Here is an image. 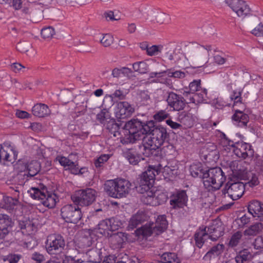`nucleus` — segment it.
Segmentation results:
<instances>
[{"mask_svg":"<svg viewBox=\"0 0 263 263\" xmlns=\"http://www.w3.org/2000/svg\"><path fill=\"white\" fill-rule=\"evenodd\" d=\"M153 120L143 123L138 120H132L124 125V129L128 133L130 142L143 139L145 149L155 150L159 148L168 136L166 128L162 126L155 127Z\"/></svg>","mask_w":263,"mask_h":263,"instance_id":"1","label":"nucleus"},{"mask_svg":"<svg viewBox=\"0 0 263 263\" xmlns=\"http://www.w3.org/2000/svg\"><path fill=\"white\" fill-rule=\"evenodd\" d=\"M153 120L143 123L138 120H132L124 125V129L128 133L130 142L143 139L145 149L155 150L159 148L168 136L166 128L162 126L155 127Z\"/></svg>","mask_w":263,"mask_h":263,"instance_id":"2","label":"nucleus"},{"mask_svg":"<svg viewBox=\"0 0 263 263\" xmlns=\"http://www.w3.org/2000/svg\"><path fill=\"white\" fill-rule=\"evenodd\" d=\"M158 168L149 167L142 173L141 176L139 191L143 195V201L152 206L159 205L155 194V187L153 186L156 173L158 174Z\"/></svg>","mask_w":263,"mask_h":263,"instance_id":"3","label":"nucleus"},{"mask_svg":"<svg viewBox=\"0 0 263 263\" xmlns=\"http://www.w3.org/2000/svg\"><path fill=\"white\" fill-rule=\"evenodd\" d=\"M223 233V227L219 220L213 221L211 225L206 228H200L195 235L196 245L201 248L204 241L210 238L213 241L217 240Z\"/></svg>","mask_w":263,"mask_h":263,"instance_id":"4","label":"nucleus"},{"mask_svg":"<svg viewBox=\"0 0 263 263\" xmlns=\"http://www.w3.org/2000/svg\"><path fill=\"white\" fill-rule=\"evenodd\" d=\"M229 167L232 172V177L240 180H248L247 184L253 187L258 184V178L249 171V164L245 162L234 161L229 164Z\"/></svg>","mask_w":263,"mask_h":263,"instance_id":"5","label":"nucleus"},{"mask_svg":"<svg viewBox=\"0 0 263 263\" xmlns=\"http://www.w3.org/2000/svg\"><path fill=\"white\" fill-rule=\"evenodd\" d=\"M168 222L165 215L158 216L155 223L147 222L141 228L137 229L135 233L139 239H143L152 234L159 235L164 232L167 228Z\"/></svg>","mask_w":263,"mask_h":263,"instance_id":"6","label":"nucleus"},{"mask_svg":"<svg viewBox=\"0 0 263 263\" xmlns=\"http://www.w3.org/2000/svg\"><path fill=\"white\" fill-rule=\"evenodd\" d=\"M130 187V182L123 179L108 180L104 185V189L106 193L114 198L126 197L129 193Z\"/></svg>","mask_w":263,"mask_h":263,"instance_id":"7","label":"nucleus"},{"mask_svg":"<svg viewBox=\"0 0 263 263\" xmlns=\"http://www.w3.org/2000/svg\"><path fill=\"white\" fill-rule=\"evenodd\" d=\"M202 178L204 186L209 191L219 190L226 180L220 167L212 168L203 172Z\"/></svg>","mask_w":263,"mask_h":263,"instance_id":"8","label":"nucleus"},{"mask_svg":"<svg viewBox=\"0 0 263 263\" xmlns=\"http://www.w3.org/2000/svg\"><path fill=\"white\" fill-rule=\"evenodd\" d=\"M221 135L222 138L221 145L224 151L228 153L232 151L237 157L243 159L253 155V150L249 144L242 141L234 143L233 141L228 139L224 134H221Z\"/></svg>","mask_w":263,"mask_h":263,"instance_id":"9","label":"nucleus"},{"mask_svg":"<svg viewBox=\"0 0 263 263\" xmlns=\"http://www.w3.org/2000/svg\"><path fill=\"white\" fill-rule=\"evenodd\" d=\"M122 222L114 218L107 219L101 221L93 229L88 230V233L92 238L95 237L111 236L113 232L121 228Z\"/></svg>","mask_w":263,"mask_h":263,"instance_id":"10","label":"nucleus"},{"mask_svg":"<svg viewBox=\"0 0 263 263\" xmlns=\"http://www.w3.org/2000/svg\"><path fill=\"white\" fill-rule=\"evenodd\" d=\"M96 191L92 189L88 188L76 192L71 196V200L79 205L85 206L91 204L96 200Z\"/></svg>","mask_w":263,"mask_h":263,"instance_id":"11","label":"nucleus"},{"mask_svg":"<svg viewBox=\"0 0 263 263\" xmlns=\"http://www.w3.org/2000/svg\"><path fill=\"white\" fill-rule=\"evenodd\" d=\"M186 73L181 70L169 69L162 72H152L149 76L151 82H159L170 85V81L166 77L183 79L185 77Z\"/></svg>","mask_w":263,"mask_h":263,"instance_id":"12","label":"nucleus"},{"mask_svg":"<svg viewBox=\"0 0 263 263\" xmlns=\"http://www.w3.org/2000/svg\"><path fill=\"white\" fill-rule=\"evenodd\" d=\"M65 246L64 238L60 235H49L45 242V248L50 255H57L63 251Z\"/></svg>","mask_w":263,"mask_h":263,"instance_id":"13","label":"nucleus"},{"mask_svg":"<svg viewBox=\"0 0 263 263\" xmlns=\"http://www.w3.org/2000/svg\"><path fill=\"white\" fill-rule=\"evenodd\" d=\"M226 4L237 15L245 18L251 14V10L247 3L243 0H225Z\"/></svg>","mask_w":263,"mask_h":263,"instance_id":"14","label":"nucleus"},{"mask_svg":"<svg viewBox=\"0 0 263 263\" xmlns=\"http://www.w3.org/2000/svg\"><path fill=\"white\" fill-rule=\"evenodd\" d=\"M62 218L68 222L76 223L82 217L80 209L76 205L67 204L61 209Z\"/></svg>","mask_w":263,"mask_h":263,"instance_id":"15","label":"nucleus"},{"mask_svg":"<svg viewBox=\"0 0 263 263\" xmlns=\"http://www.w3.org/2000/svg\"><path fill=\"white\" fill-rule=\"evenodd\" d=\"M231 180L230 181L226 186V189L224 191V194H227L233 200H236L239 199L243 194L245 192L244 184L239 181L232 182V179H235L232 177V173L231 174Z\"/></svg>","mask_w":263,"mask_h":263,"instance_id":"16","label":"nucleus"},{"mask_svg":"<svg viewBox=\"0 0 263 263\" xmlns=\"http://www.w3.org/2000/svg\"><path fill=\"white\" fill-rule=\"evenodd\" d=\"M41 165L36 161H19L16 164V168L20 172H24L25 176H34L40 170Z\"/></svg>","mask_w":263,"mask_h":263,"instance_id":"17","label":"nucleus"},{"mask_svg":"<svg viewBox=\"0 0 263 263\" xmlns=\"http://www.w3.org/2000/svg\"><path fill=\"white\" fill-rule=\"evenodd\" d=\"M149 167L158 168V174L156 173V176L161 174L165 179H170L178 174L179 163L174 160L168 163L163 167H162L161 165L159 164L156 166H149L147 170Z\"/></svg>","mask_w":263,"mask_h":263,"instance_id":"18","label":"nucleus"},{"mask_svg":"<svg viewBox=\"0 0 263 263\" xmlns=\"http://www.w3.org/2000/svg\"><path fill=\"white\" fill-rule=\"evenodd\" d=\"M17 157V153L13 146L8 144H4L3 145L0 144V162L12 163Z\"/></svg>","mask_w":263,"mask_h":263,"instance_id":"19","label":"nucleus"},{"mask_svg":"<svg viewBox=\"0 0 263 263\" xmlns=\"http://www.w3.org/2000/svg\"><path fill=\"white\" fill-rule=\"evenodd\" d=\"M134 111V108L129 103L121 102L118 103L115 112L117 118L125 119L130 117Z\"/></svg>","mask_w":263,"mask_h":263,"instance_id":"20","label":"nucleus"},{"mask_svg":"<svg viewBox=\"0 0 263 263\" xmlns=\"http://www.w3.org/2000/svg\"><path fill=\"white\" fill-rule=\"evenodd\" d=\"M187 197L184 191H178L173 194L170 200V204L173 209L183 208L186 205Z\"/></svg>","mask_w":263,"mask_h":263,"instance_id":"21","label":"nucleus"},{"mask_svg":"<svg viewBox=\"0 0 263 263\" xmlns=\"http://www.w3.org/2000/svg\"><path fill=\"white\" fill-rule=\"evenodd\" d=\"M13 224L8 215L0 214V238H4L12 231Z\"/></svg>","mask_w":263,"mask_h":263,"instance_id":"22","label":"nucleus"},{"mask_svg":"<svg viewBox=\"0 0 263 263\" xmlns=\"http://www.w3.org/2000/svg\"><path fill=\"white\" fill-rule=\"evenodd\" d=\"M56 160L59 162L61 165L66 167V169L70 170L71 173L73 174H82L87 171L86 168H81L79 170L77 166V164L65 157L58 156L57 157Z\"/></svg>","mask_w":263,"mask_h":263,"instance_id":"23","label":"nucleus"},{"mask_svg":"<svg viewBox=\"0 0 263 263\" xmlns=\"http://www.w3.org/2000/svg\"><path fill=\"white\" fill-rule=\"evenodd\" d=\"M38 224L37 220L35 219H25L20 222L22 233L28 235H32L37 231Z\"/></svg>","mask_w":263,"mask_h":263,"instance_id":"24","label":"nucleus"},{"mask_svg":"<svg viewBox=\"0 0 263 263\" xmlns=\"http://www.w3.org/2000/svg\"><path fill=\"white\" fill-rule=\"evenodd\" d=\"M248 209L253 217L263 221V203L258 201H252L250 202Z\"/></svg>","mask_w":263,"mask_h":263,"instance_id":"25","label":"nucleus"},{"mask_svg":"<svg viewBox=\"0 0 263 263\" xmlns=\"http://www.w3.org/2000/svg\"><path fill=\"white\" fill-rule=\"evenodd\" d=\"M167 102L168 105L175 110H180L185 106L183 98L174 92L169 93Z\"/></svg>","mask_w":263,"mask_h":263,"instance_id":"26","label":"nucleus"},{"mask_svg":"<svg viewBox=\"0 0 263 263\" xmlns=\"http://www.w3.org/2000/svg\"><path fill=\"white\" fill-rule=\"evenodd\" d=\"M197 50L199 60L205 63L208 62L210 57L215 52L214 47L211 45L199 46Z\"/></svg>","mask_w":263,"mask_h":263,"instance_id":"27","label":"nucleus"},{"mask_svg":"<svg viewBox=\"0 0 263 263\" xmlns=\"http://www.w3.org/2000/svg\"><path fill=\"white\" fill-rule=\"evenodd\" d=\"M232 119L233 123L238 127L246 126L249 121L248 115L238 110H235Z\"/></svg>","mask_w":263,"mask_h":263,"instance_id":"28","label":"nucleus"},{"mask_svg":"<svg viewBox=\"0 0 263 263\" xmlns=\"http://www.w3.org/2000/svg\"><path fill=\"white\" fill-rule=\"evenodd\" d=\"M210 99L207 97L206 90L205 89H201L200 92L190 96L189 99H186V103H193L196 104L200 103H209Z\"/></svg>","mask_w":263,"mask_h":263,"instance_id":"29","label":"nucleus"},{"mask_svg":"<svg viewBox=\"0 0 263 263\" xmlns=\"http://www.w3.org/2000/svg\"><path fill=\"white\" fill-rule=\"evenodd\" d=\"M224 250V246L218 244L213 247L212 249L206 253L203 259L206 261H211L218 258V256L222 253Z\"/></svg>","mask_w":263,"mask_h":263,"instance_id":"30","label":"nucleus"},{"mask_svg":"<svg viewBox=\"0 0 263 263\" xmlns=\"http://www.w3.org/2000/svg\"><path fill=\"white\" fill-rule=\"evenodd\" d=\"M147 216L143 211H139L136 214L133 215L129 221L128 226V230H132L136 228L139 224L146 220L147 219Z\"/></svg>","mask_w":263,"mask_h":263,"instance_id":"31","label":"nucleus"},{"mask_svg":"<svg viewBox=\"0 0 263 263\" xmlns=\"http://www.w3.org/2000/svg\"><path fill=\"white\" fill-rule=\"evenodd\" d=\"M94 40L99 42L103 46L109 47L114 42V37L109 33L103 34L97 32L94 34Z\"/></svg>","mask_w":263,"mask_h":263,"instance_id":"32","label":"nucleus"},{"mask_svg":"<svg viewBox=\"0 0 263 263\" xmlns=\"http://www.w3.org/2000/svg\"><path fill=\"white\" fill-rule=\"evenodd\" d=\"M110 237V242L115 248H121L123 244L127 240L126 234L122 232L112 234Z\"/></svg>","mask_w":263,"mask_h":263,"instance_id":"33","label":"nucleus"},{"mask_svg":"<svg viewBox=\"0 0 263 263\" xmlns=\"http://www.w3.org/2000/svg\"><path fill=\"white\" fill-rule=\"evenodd\" d=\"M200 80H194L189 84V88L185 87L183 89V95L186 99H189L190 96H193L196 91H200Z\"/></svg>","mask_w":263,"mask_h":263,"instance_id":"34","label":"nucleus"},{"mask_svg":"<svg viewBox=\"0 0 263 263\" xmlns=\"http://www.w3.org/2000/svg\"><path fill=\"white\" fill-rule=\"evenodd\" d=\"M58 200V198L54 193L49 192L46 190L45 197L41 199V201L44 206L49 208H53L55 206Z\"/></svg>","mask_w":263,"mask_h":263,"instance_id":"35","label":"nucleus"},{"mask_svg":"<svg viewBox=\"0 0 263 263\" xmlns=\"http://www.w3.org/2000/svg\"><path fill=\"white\" fill-rule=\"evenodd\" d=\"M33 114L39 117H44L50 114V111L48 107L44 104H37L32 108Z\"/></svg>","mask_w":263,"mask_h":263,"instance_id":"36","label":"nucleus"},{"mask_svg":"<svg viewBox=\"0 0 263 263\" xmlns=\"http://www.w3.org/2000/svg\"><path fill=\"white\" fill-rule=\"evenodd\" d=\"M46 190L44 187L41 189L32 187L28 191V193L32 198L41 200V199L45 197V193H46Z\"/></svg>","mask_w":263,"mask_h":263,"instance_id":"37","label":"nucleus"},{"mask_svg":"<svg viewBox=\"0 0 263 263\" xmlns=\"http://www.w3.org/2000/svg\"><path fill=\"white\" fill-rule=\"evenodd\" d=\"M262 229V224L260 222H257L247 229L244 232V234L249 237H253L260 232Z\"/></svg>","mask_w":263,"mask_h":263,"instance_id":"38","label":"nucleus"},{"mask_svg":"<svg viewBox=\"0 0 263 263\" xmlns=\"http://www.w3.org/2000/svg\"><path fill=\"white\" fill-rule=\"evenodd\" d=\"M125 158L133 165L137 164L143 158L134 150H128L124 153Z\"/></svg>","mask_w":263,"mask_h":263,"instance_id":"39","label":"nucleus"},{"mask_svg":"<svg viewBox=\"0 0 263 263\" xmlns=\"http://www.w3.org/2000/svg\"><path fill=\"white\" fill-rule=\"evenodd\" d=\"M161 258V262L158 263H180V260L177 255L173 253H163Z\"/></svg>","mask_w":263,"mask_h":263,"instance_id":"40","label":"nucleus"},{"mask_svg":"<svg viewBox=\"0 0 263 263\" xmlns=\"http://www.w3.org/2000/svg\"><path fill=\"white\" fill-rule=\"evenodd\" d=\"M4 204L2 205V208L6 209L8 210L14 209V206L17 205L18 203V201L10 197H4L3 198Z\"/></svg>","mask_w":263,"mask_h":263,"instance_id":"41","label":"nucleus"},{"mask_svg":"<svg viewBox=\"0 0 263 263\" xmlns=\"http://www.w3.org/2000/svg\"><path fill=\"white\" fill-rule=\"evenodd\" d=\"M133 69L141 73H145L147 72L148 65L146 61L138 62L133 64Z\"/></svg>","mask_w":263,"mask_h":263,"instance_id":"42","label":"nucleus"},{"mask_svg":"<svg viewBox=\"0 0 263 263\" xmlns=\"http://www.w3.org/2000/svg\"><path fill=\"white\" fill-rule=\"evenodd\" d=\"M251 255L248 250H244L239 253L236 256L235 260L237 263H243V261L250 259Z\"/></svg>","mask_w":263,"mask_h":263,"instance_id":"43","label":"nucleus"},{"mask_svg":"<svg viewBox=\"0 0 263 263\" xmlns=\"http://www.w3.org/2000/svg\"><path fill=\"white\" fill-rule=\"evenodd\" d=\"M163 48V46L162 45L150 46L147 49V54L149 56L157 55L161 52Z\"/></svg>","mask_w":263,"mask_h":263,"instance_id":"44","label":"nucleus"},{"mask_svg":"<svg viewBox=\"0 0 263 263\" xmlns=\"http://www.w3.org/2000/svg\"><path fill=\"white\" fill-rule=\"evenodd\" d=\"M54 33V29L51 27H45L41 30V35L46 40L51 39Z\"/></svg>","mask_w":263,"mask_h":263,"instance_id":"45","label":"nucleus"},{"mask_svg":"<svg viewBox=\"0 0 263 263\" xmlns=\"http://www.w3.org/2000/svg\"><path fill=\"white\" fill-rule=\"evenodd\" d=\"M250 33L257 37H263V24L259 23L250 31Z\"/></svg>","mask_w":263,"mask_h":263,"instance_id":"46","label":"nucleus"},{"mask_svg":"<svg viewBox=\"0 0 263 263\" xmlns=\"http://www.w3.org/2000/svg\"><path fill=\"white\" fill-rule=\"evenodd\" d=\"M110 157V156L108 154L101 155L95 160V166L97 168L102 166L103 164L109 159Z\"/></svg>","mask_w":263,"mask_h":263,"instance_id":"47","label":"nucleus"},{"mask_svg":"<svg viewBox=\"0 0 263 263\" xmlns=\"http://www.w3.org/2000/svg\"><path fill=\"white\" fill-rule=\"evenodd\" d=\"M249 222L250 218L246 215H244L240 218L237 219L234 222V224L237 225L238 228H242Z\"/></svg>","mask_w":263,"mask_h":263,"instance_id":"48","label":"nucleus"},{"mask_svg":"<svg viewBox=\"0 0 263 263\" xmlns=\"http://www.w3.org/2000/svg\"><path fill=\"white\" fill-rule=\"evenodd\" d=\"M242 234L239 232H237L234 234L231 238L229 241V246L231 247H235L238 245L240 238H241Z\"/></svg>","mask_w":263,"mask_h":263,"instance_id":"49","label":"nucleus"},{"mask_svg":"<svg viewBox=\"0 0 263 263\" xmlns=\"http://www.w3.org/2000/svg\"><path fill=\"white\" fill-rule=\"evenodd\" d=\"M105 16L110 20H119L121 17V14L118 11H110L106 13Z\"/></svg>","mask_w":263,"mask_h":263,"instance_id":"50","label":"nucleus"},{"mask_svg":"<svg viewBox=\"0 0 263 263\" xmlns=\"http://www.w3.org/2000/svg\"><path fill=\"white\" fill-rule=\"evenodd\" d=\"M195 117L189 114H187L184 119H182V122L187 127H192L194 123Z\"/></svg>","mask_w":263,"mask_h":263,"instance_id":"51","label":"nucleus"},{"mask_svg":"<svg viewBox=\"0 0 263 263\" xmlns=\"http://www.w3.org/2000/svg\"><path fill=\"white\" fill-rule=\"evenodd\" d=\"M168 116V113L164 110H160L154 115V119L157 122H161Z\"/></svg>","mask_w":263,"mask_h":263,"instance_id":"52","label":"nucleus"},{"mask_svg":"<svg viewBox=\"0 0 263 263\" xmlns=\"http://www.w3.org/2000/svg\"><path fill=\"white\" fill-rule=\"evenodd\" d=\"M156 198L159 202V205L164 202L167 199V196L165 193L160 191H157L155 189Z\"/></svg>","mask_w":263,"mask_h":263,"instance_id":"53","label":"nucleus"},{"mask_svg":"<svg viewBox=\"0 0 263 263\" xmlns=\"http://www.w3.org/2000/svg\"><path fill=\"white\" fill-rule=\"evenodd\" d=\"M10 69L14 72L24 71L25 67L18 63H14L10 65Z\"/></svg>","mask_w":263,"mask_h":263,"instance_id":"54","label":"nucleus"},{"mask_svg":"<svg viewBox=\"0 0 263 263\" xmlns=\"http://www.w3.org/2000/svg\"><path fill=\"white\" fill-rule=\"evenodd\" d=\"M190 171L193 177H196L198 176L199 172H201V170L197 164H193L191 165Z\"/></svg>","mask_w":263,"mask_h":263,"instance_id":"55","label":"nucleus"},{"mask_svg":"<svg viewBox=\"0 0 263 263\" xmlns=\"http://www.w3.org/2000/svg\"><path fill=\"white\" fill-rule=\"evenodd\" d=\"M30 47V44L27 42H21L17 45V49L22 52L28 51Z\"/></svg>","mask_w":263,"mask_h":263,"instance_id":"56","label":"nucleus"},{"mask_svg":"<svg viewBox=\"0 0 263 263\" xmlns=\"http://www.w3.org/2000/svg\"><path fill=\"white\" fill-rule=\"evenodd\" d=\"M215 52V51L212 55H214L213 58L214 62L219 65H222L224 64L226 62L225 59L223 57H222L221 55H220L219 53H216Z\"/></svg>","mask_w":263,"mask_h":263,"instance_id":"57","label":"nucleus"},{"mask_svg":"<svg viewBox=\"0 0 263 263\" xmlns=\"http://www.w3.org/2000/svg\"><path fill=\"white\" fill-rule=\"evenodd\" d=\"M254 245L257 249H263V234L255 239Z\"/></svg>","mask_w":263,"mask_h":263,"instance_id":"58","label":"nucleus"},{"mask_svg":"<svg viewBox=\"0 0 263 263\" xmlns=\"http://www.w3.org/2000/svg\"><path fill=\"white\" fill-rule=\"evenodd\" d=\"M168 17V15L164 13H158L156 16V22L159 24L163 23L165 20Z\"/></svg>","mask_w":263,"mask_h":263,"instance_id":"59","label":"nucleus"},{"mask_svg":"<svg viewBox=\"0 0 263 263\" xmlns=\"http://www.w3.org/2000/svg\"><path fill=\"white\" fill-rule=\"evenodd\" d=\"M32 259L36 263H41L45 259L44 256L40 253L35 252L32 255Z\"/></svg>","mask_w":263,"mask_h":263,"instance_id":"60","label":"nucleus"},{"mask_svg":"<svg viewBox=\"0 0 263 263\" xmlns=\"http://www.w3.org/2000/svg\"><path fill=\"white\" fill-rule=\"evenodd\" d=\"M15 115L17 118L20 119H26L30 117V115L26 111L17 110L15 112Z\"/></svg>","mask_w":263,"mask_h":263,"instance_id":"61","label":"nucleus"},{"mask_svg":"<svg viewBox=\"0 0 263 263\" xmlns=\"http://www.w3.org/2000/svg\"><path fill=\"white\" fill-rule=\"evenodd\" d=\"M166 123L174 129H177L181 127V125L180 124L174 122L171 119L167 120L166 121Z\"/></svg>","mask_w":263,"mask_h":263,"instance_id":"62","label":"nucleus"},{"mask_svg":"<svg viewBox=\"0 0 263 263\" xmlns=\"http://www.w3.org/2000/svg\"><path fill=\"white\" fill-rule=\"evenodd\" d=\"M20 259V256L18 255H10L8 256L7 259L4 260H7L9 261V263H17Z\"/></svg>","mask_w":263,"mask_h":263,"instance_id":"63","label":"nucleus"},{"mask_svg":"<svg viewBox=\"0 0 263 263\" xmlns=\"http://www.w3.org/2000/svg\"><path fill=\"white\" fill-rule=\"evenodd\" d=\"M23 4V0H12V6L16 10L21 9Z\"/></svg>","mask_w":263,"mask_h":263,"instance_id":"64","label":"nucleus"}]
</instances>
